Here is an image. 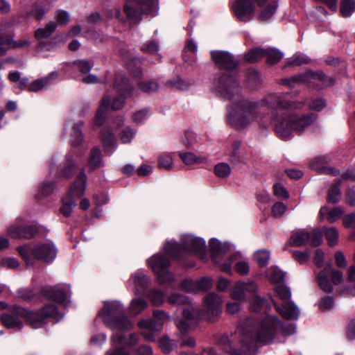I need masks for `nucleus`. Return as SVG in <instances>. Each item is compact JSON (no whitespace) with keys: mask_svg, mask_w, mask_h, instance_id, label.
<instances>
[{"mask_svg":"<svg viewBox=\"0 0 355 355\" xmlns=\"http://www.w3.org/2000/svg\"><path fill=\"white\" fill-rule=\"evenodd\" d=\"M58 77V74L55 71H53L50 73L48 76L43 77L42 78L37 79L32 83H31L28 85H27L26 89L29 92H38L42 89H46L49 88L53 81L56 80Z\"/></svg>","mask_w":355,"mask_h":355,"instance_id":"obj_25","label":"nucleus"},{"mask_svg":"<svg viewBox=\"0 0 355 355\" xmlns=\"http://www.w3.org/2000/svg\"><path fill=\"white\" fill-rule=\"evenodd\" d=\"M153 317L154 320H141L138 323L141 334L147 341H155V333L161 331L164 324L171 319L170 315L162 310L155 311Z\"/></svg>","mask_w":355,"mask_h":355,"instance_id":"obj_10","label":"nucleus"},{"mask_svg":"<svg viewBox=\"0 0 355 355\" xmlns=\"http://www.w3.org/2000/svg\"><path fill=\"white\" fill-rule=\"evenodd\" d=\"M166 85L172 89L183 90L187 88V85L182 79L178 78L174 80L166 82Z\"/></svg>","mask_w":355,"mask_h":355,"instance_id":"obj_59","label":"nucleus"},{"mask_svg":"<svg viewBox=\"0 0 355 355\" xmlns=\"http://www.w3.org/2000/svg\"><path fill=\"white\" fill-rule=\"evenodd\" d=\"M292 254L294 259L300 263L306 262L310 257L309 251L302 252L295 250L292 252Z\"/></svg>","mask_w":355,"mask_h":355,"instance_id":"obj_64","label":"nucleus"},{"mask_svg":"<svg viewBox=\"0 0 355 355\" xmlns=\"http://www.w3.org/2000/svg\"><path fill=\"white\" fill-rule=\"evenodd\" d=\"M213 284L212 279L202 277L196 281L184 280L180 284L182 290L187 292L206 291L209 290Z\"/></svg>","mask_w":355,"mask_h":355,"instance_id":"obj_22","label":"nucleus"},{"mask_svg":"<svg viewBox=\"0 0 355 355\" xmlns=\"http://www.w3.org/2000/svg\"><path fill=\"white\" fill-rule=\"evenodd\" d=\"M182 314L185 318V320L181 319L177 320L175 321L176 327L180 331L182 332L186 331L189 329V320L198 318L200 315H201V313L199 312V310L194 308H192L191 309H184L183 310Z\"/></svg>","mask_w":355,"mask_h":355,"instance_id":"obj_26","label":"nucleus"},{"mask_svg":"<svg viewBox=\"0 0 355 355\" xmlns=\"http://www.w3.org/2000/svg\"><path fill=\"white\" fill-rule=\"evenodd\" d=\"M150 112L147 109L139 110L135 113L133 120L136 123H142L149 116Z\"/></svg>","mask_w":355,"mask_h":355,"instance_id":"obj_63","label":"nucleus"},{"mask_svg":"<svg viewBox=\"0 0 355 355\" xmlns=\"http://www.w3.org/2000/svg\"><path fill=\"white\" fill-rule=\"evenodd\" d=\"M147 306V303L142 299H134L129 306L130 313L133 315L139 314Z\"/></svg>","mask_w":355,"mask_h":355,"instance_id":"obj_44","label":"nucleus"},{"mask_svg":"<svg viewBox=\"0 0 355 355\" xmlns=\"http://www.w3.org/2000/svg\"><path fill=\"white\" fill-rule=\"evenodd\" d=\"M212 60L221 69H233L237 66V62L227 52L213 51L211 52Z\"/></svg>","mask_w":355,"mask_h":355,"instance_id":"obj_23","label":"nucleus"},{"mask_svg":"<svg viewBox=\"0 0 355 355\" xmlns=\"http://www.w3.org/2000/svg\"><path fill=\"white\" fill-rule=\"evenodd\" d=\"M340 185L341 180H338L335 184L330 187L327 196V200L329 202L335 204L340 201L341 198Z\"/></svg>","mask_w":355,"mask_h":355,"instance_id":"obj_33","label":"nucleus"},{"mask_svg":"<svg viewBox=\"0 0 355 355\" xmlns=\"http://www.w3.org/2000/svg\"><path fill=\"white\" fill-rule=\"evenodd\" d=\"M181 246L177 242H167L164 252L175 259H180L182 251L188 253L202 254L205 251V241L193 235H184L181 239Z\"/></svg>","mask_w":355,"mask_h":355,"instance_id":"obj_6","label":"nucleus"},{"mask_svg":"<svg viewBox=\"0 0 355 355\" xmlns=\"http://www.w3.org/2000/svg\"><path fill=\"white\" fill-rule=\"evenodd\" d=\"M277 8V3L272 2L267 6L263 7L259 15V19L261 21H266L269 20L275 14Z\"/></svg>","mask_w":355,"mask_h":355,"instance_id":"obj_39","label":"nucleus"},{"mask_svg":"<svg viewBox=\"0 0 355 355\" xmlns=\"http://www.w3.org/2000/svg\"><path fill=\"white\" fill-rule=\"evenodd\" d=\"M340 11L343 17H349L355 11V0H341Z\"/></svg>","mask_w":355,"mask_h":355,"instance_id":"obj_40","label":"nucleus"},{"mask_svg":"<svg viewBox=\"0 0 355 355\" xmlns=\"http://www.w3.org/2000/svg\"><path fill=\"white\" fill-rule=\"evenodd\" d=\"M216 92L223 98L231 99L236 96H239L240 89L233 76L224 74L219 78L216 86Z\"/></svg>","mask_w":355,"mask_h":355,"instance_id":"obj_18","label":"nucleus"},{"mask_svg":"<svg viewBox=\"0 0 355 355\" xmlns=\"http://www.w3.org/2000/svg\"><path fill=\"white\" fill-rule=\"evenodd\" d=\"M266 49L254 48L249 51L245 55V60L249 62H254L264 57Z\"/></svg>","mask_w":355,"mask_h":355,"instance_id":"obj_42","label":"nucleus"},{"mask_svg":"<svg viewBox=\"0 0 355 355\" xmlns=\"http://www.w3.org/2000/svg\"><path fill=\"white\" fill-rule=\"evenodd\" d=\"M82 125L83 123L81 122L80 125L74 124L72 127L70 142L73 146H80L83 141V135L80 129V125Z\"/></svg>","mask_w":355,"mask_h":355,"instance_id":"obj_41","label":"nucleus"},{"mask_svg":"<svg viewBox=\"0 0 355 355\" xmlns=\"http://www.w3.org/2000/svg\"><path fill=\"white\" fill-rule=\"evenodd\" d=\"M275 291L279 298L285 300L282 307L273 302L276 311L285 318L291 320L297 319L300 315L299 309L293 302L287 301L291 295L290 289L283 284H279L275 286Z\"/></svg>","mask_w":355,"mask_h":355,"instance_id":"obj_14","label":"nucleus"},{"mask_svg":"<svg viewBox=\"0 0 355 355\" xmlns=\"http://www.w3.org/2000/svg\"><path fill=\"white\" fill-rule=\"evenodd\" d=\"M264 57L266 58V61L268 64H274L282 60L283 54L277 49L269 48L266 49Z\"/></svg>","mask_w":355,"mask_h":355,"instance_id":"obj_43","label":"nucleus"},{"mask_svg":"<svg viewBox=\"0 0 355 355\" xmlns=\"http://www.w3.org/2000/svg\"><path fill=\"white\" fill-rule=\"evenodd\" d=\"M232 8L235 15L243 21H250L254 14V6L251 0H236Z\"/></svg>","mask_w":355,"mask_h":355,"instance_id":"obj_19","label":"nucleus"},{"mask_svg":"<svg viewBox=\"0 0 355 355\" xmlns=\"http://www.w3.org/2000/svg\"><path fill=\"white\" fill-rule=\"evenodd\" d=\"M112 346L111 349L106 352L105 355H126L127 352L123 348L126 340L121 334H116L112 338Z\"/></svg>","mask_w":355,"mask_h":355,"instance_id":"obj_27","label":"nucleus"},{"mask_svg":"<svg viewBox=\"0 0 355 355\" xmlns=\"http://www.w3.org/2000/svg\"><path fill=\"white\" fill-rule=\"evenodd\" d=\"M73 64L78 67V70L83 73H87L93 67L94 64L90 61L87 60H76Z\"/></svg>","mask_w":355,"mask_h":355,"instance_id":"obj_56","label":"nucleus"},{"mask_svg":"<svg viewBox=\"0 0 355 355\" xmlns=\"http://www.w3.org/2000/svg\"><path fill=\"white\" fill-rule=\"evenodd\" d=\"M148 265L157 275L160 284H166L174 280L173 275L168 270L170 261L162 254L158 253L152 256L148 259Z\"/></svg>","mask_w":355,"mask_h":355,"instance_id":"obj_15","label":"nucleus"},{"mask_svg":"<svg viewBox=\"0 0 355 355\" xmlns=\"http://www.w3.org/2000/svg\"><path fill=\"white\" fill-rule=\"evenodd\" d=\"M222 303L223 300L218 295L214 293L207 294L203 300L201 317L210 322L215 321L221 314Z\"/></svg>","mask_w":355,"mask_h":355,"instance_id":"obj_17","label":"nucleus"},{"mask_svg":"<svg viewBox=\"0 0 355 355\" xmlns=\"http://www.w3.org/2000/svg\"><path fill=\"white\" fill-rule=\"evenodd\" d=\"M280 83L290 87H293L297 84L311 83L316 87L322 89L333 84L334 81L322 72H313L310 71L293 76L290 78H282Z\"/></svg>","mask_w":355,"mask_h":355,"instance_id":"obj_9","label":"nucleus"},{"mask_svg":"<svg viewBox=\"0 0 355 355\" xmlns=\"http://www.w3.org/2000/svg\"><path fill=\"white\" fill-rule=\"evenodd\" d=\"M88 164L90 170H95L103 166L101 152L98 148H92Z\"/></svg>","mask_w":355,"mask_h":355,"instance_id":"obj_35","label":"nucleus"},{"mask_svg":"<svg viewBox=\"0 0 355 355\" xmlns=\"http://www.w3.org/2000/svg\"><path fill=\"white\" fill-rule=\"evenodd\" d=\"M114 87L121 96L112 98V96L108 94L104 95L94 118L95 125H101L103 123L105 119L104 114L110 107L114 110H117L123 107L125 101L122 96L125 97L132 96L131 92L133 90V87L129 83L128 79H123L121 85L116 81L114 84Z\"/></svg>","mask_w":355,"mask_h":355,"instance_id":"obj_4","label":"nucleus"},{"mask_svg":"<svg viewBox=\"0 0 355 355\" xmlns=\"http://www.w3.org/2000/svg\"><path fill=\"white\" fill-rule=\"evenodd\" d=\"M343 213V209L340 207H336L331 209L327 207H323L320 209L319 217L320 220H324V217H326L329 223H333L339 219Z\"/></svg>","mask_w":355,"mask_h":355,"instance_id":"obj_28","label":"nucleus"},{"mask_svg":"<svg viewBox=\"0 0 355 355\" xmlns=\"http://www.w3.org/2000/svg\"><path fill=\"white\" fill-rule=\"evenodd\" d=\"M164 294L158 290H152L149 293V299L155 306H160L164 302Z\"/></svg>","mask_w":355,"mask_h":355,"instance_id":"obj_54","label":"nucleus"},{"mask_svg":"<svg viewBox=\"0 0 355 355\" xmlns=\"http://www.w3.org/2000/svg\"><path fill=\"white\" fill-rule=\"evenodd\" d=\"M310 59L306 56L301 55H295L288 61L287 65H302L308 63Z\"/></svg>","mask_w":355,"mask_h":355,"instance_id":"obj_57","label":"nucleus"},{"mask_svg":"<svg viewBox=\"0 0 355 355\" xmlns=\"http://www.w3.org/2000/svg\"><path fill=\"white\" fill-rule=\"evenodd\" d=\"M254 259L260 266H266L270 259V252L266 250H260L254 253Z\"/></svg>","mask_w":355,"mask_h":355,"instance_id":"obj_51","label":"nucleus"},{"mask_svg":"<svg viewBox=\"0 0 355 355\" xmlns=\"http://www.w3.org/2000/svg\"><path fill=\"white\" fill-rule=\"evenodd\" d=\"M139 87L145 92L153 93L158 89L159 85L155 81H144L139 83Z\"/></svg>","mask_w":355,"mask_h":355,"instance_id":"obj_55","label":"nucleus"},{"mask_svg":"<svg viewBox=\"0 0 355 355\" xmlns=\"http://www.w3.org/2000/svg\"><path fill=\"white\" fill-rule=\"evenodd\" d=\"M196 141L195 134L193 132H185L184 135L182 138V143L187 148H191Z\"/></svg>","mask_w":355,"mask_h":355,"instance_id":"obj_58","label":"nucleus"},{"mask_svg":"<svg viewBox=\"0 0 355 355\" xmlns=\"http://www.w3.org/2000/svg\"><path fill=\"white\" fill-rule=\"evenodd\" d=\"M158 166L161 169L171 171L173 169V158L170 153H163L158 157Z\"/></svg>","mask_w":355,"mask_h":355,"instance_id":"obj_38","label":"nucleus"},{"mask_svg":"<svg viewBox=\"0 0 355 355\" xmlns=\"http://www.w3.org/2000/svg\"><path fill=\"white\" fill-rule=\"evenodd\" d=\"M287 95V93L269 94L259 101L241 98L231 105L227 121L231 125L236 128H244L257 119L260 109L266 107L268 110L271 112L272 116L266 119H263L262 123H271L276 119L275 113L277 109H301L306 103V101H288L286 99Z\"/></svg>","mask_w":355,"mask_h":355,"instance_id":"obj_2","label":"nucleus"},{"mask_svg":"<svg viewBox=\"0 0 355 355\" xmlns=\"http://www.w3.org/2000/svg\"><path fill=\"white\" fill-rule=\"evenodd\" d=\"M56 27L57 25L54 21H49L44 28H37L35 31V37L40 42H42L43 40L49 38L51 36V35L55 31Z\"/></svg>","mask_w":355,"mask_h":355,"instance_id":"obj_31","label":"nucleus"},{"mask_svg":"<svg viewBox=\"0 0 355 355\" xmlns=\"http://www.w3.org/2000/svg\"><path fill=\"white\" fill-rule=\"evenodd\" d=\"M277 327H279V332L284 336H290L295 331L293 324H282L276 316L267 315L256 327L251 319H248L237 327L230 338L222 337L218 344L225 352L231 355H246L254 343L267 344L272 341Z\"/></svg>","mask_w":355,"mask_h":355,"instance_id":"obj_1","label":"nucleus"},{"mask_svg":"<svg viewBox=\"0 0 355 355\" xmlns=\"http://www.w3.org/2000/svg\"><path fill=\"white\" fill-rule=\"evenodd\" d=\"M134 135L135 132L129 127H125L121 131L120 139L123 144L129 143L132 139Z\"/></svg>","mask_w":355,"mask_h":355,"instance_id":"obj_60","label":"nucleus"},{"mask_svg":"<svg viewBox=\"0 0 355 355\" xmlns=\"http://www.w3.org/2000/svg\"><path fill=\"white\" fill-rule=\"evenodd\" d=\"M86 179L85 172L81 171L72 184L69 193L62 198L60 212L64 216H69L71 214L73 208L76 205L74 198L79 197L84 193L86 187Z\"/></svg>","mask_w":355,"mask_h":355,"instance_id":"obj_13","label":"nucleus"},{"mask_svg":"<svg viewBox=\"0 0 355 355\" xmlns=\"http://www.w3.org/2000/svg\"><path fill=\"white\" fill-rule=\"evenodd\" d=\"M131 280L135 284L136 294L140 295L145 292L148 283V279L145 273L137 271L132 275Z\"/></svg>","mask_w":355,"mask_h":355,"instance_id":"obj_30","label":"nucleus"},{"mask_svg":"<svg viewBox=\"0 0 355 355\" xmlns=\"http://www.w3.org/2000/svg\"><path fill=\"white\" fill-rule=\"evenodd\" d=\"M127 67L136 78H140L141 76V63L137 59L130 60L127 62Z\"/></svg>","mask_w":355,"mask_h":355,"instance_id":"obj_52","label":"nucleus"},{"mask_svg":"<svg viewBox=\"0 0 355 355\" xmlns=\"http://www.w3.org/2000/svg\"><path fill=\"white\" fill-rule=\"evenodd\" d=\"M157 0H130L126 2L124 11L132 23H137L141 19V15L150 14L155 11Z\"/></svg>","mask_w":355,"mask_h":355,"instance_id":"obj_12","label":"nucleus"},{"mask_svg":"<svg viewBox=\"0 0 355 355\" xmlns=\"http://www.w3.org/2000/svg\"><path fill=\"white\" fill-rule=\"evenodd\" d=\"M285 278V274L278 268H273L270 275V280L274 283H281Z\"/></svg>","mask_w":355,"mask_h":355,"instance_id":"obj_62","label":"nucleus"},{"mask_svg":"<svg viewBox=\"0 0 355 355\" xmlns=\"http://www.w3.org/2000/svg\"><path fill=\"white\" fill-rule=\"evenodd\" d=\"M216 175L219 178H227L231 173V168L228 164L221 162L215 166Z\"/></svg>","mask_w":355,"mask_h":355,"instance_id":"obj_50","label":"nucleus"},{"mask_svg":"<svg viewBox=\"0 0 355 355\" xmlns=\"http://www.w3.org/2000/svg\"><path fill=\"white\" fill-rule=\"evenodd\" d=\"M329 277L334 285L341 284L344 279L342 272L334 268L331 264H327L324 269L317 274L318 284L325 293L333 291V286L329 281Z\"/></svg>","mask_w":355,"mask_h":355,"instance_id":"obj_16","label":"nucleus"},{"mask_svg":"<svg viewBox=\"0 0 355 355\" xmlns=\"http://www.w3.org/2000/svg\"><path fill=\"white\" fill-rule=\"evenodd\" d=\"M168 303L173 305H183L189 302V298L179 293H172L167 299Z\"/></svg>","mask_w":355,"mask_h":355,"instance_id":"obj_49","label":"nucleus"},{"mask_svg":"<svg viewBox=\"0 0 355 355\" xmlns=\"http://www.w3.org/2000/svg\"><path fill=\"white\" fill-rule=\"evenodd\" d=\"M8 234L15 239H31L37 233V228L35 225H24L18 227L11 225L8 230Z\"/></svg>","mask_w":355,"mask_h":355,"instance_id":"obj_24","label":"nucleus"},{"mask_svg":"<svg viewBox=\"0 0 355 355\" xmlns=\"http://www.w3.org/2000/svg\"><path fill=\"white\" fill-rule=\"evenodd\" d=\"M28 40L15 41L13 37L0 30V56L5 55L10 49L22 48L29 46Z\"/></svg>","mask_w":355,"mask_h":355,"instance_id":"obj_20","label":"nucleus"},{"mask_svg":"<svg viewBox=\"0 0 355 355\" xmlns=\"http://www.w3.org/2000/svg\"><path fill=\"white\" fill-rule=\"evenodd\" d=\"M179 156L182 160V162L186 165H192L194 164H202L206 162L207 159L205 157L197 156L193 153L187 152V153H179Z\"/></svg>","mask_w":355,"mask_h":355,"instance_id":"obj_36","label":"nucleus"},{"mask_svg":"<svg viewBox=\"0 0 355 355\" xmlns=\"http://www.w3.org/2000/svg\"><path fill=\"white\" fill-rule=\"evenodd\" d=\"M17 251L28 265H33L29 254L37 260L51 263L56 257L57 249L52 242L38 243L34 245H24L17 248Z\"/></svg>","mask_w":355,"mask_h":355,"instance_id":"obj_8","label":"nucleus"},{"mask_svg":"<svg viewBox=\"0 0 355 355\" xmlns=\"http://www.w3.org/2000/svg\"><path fill=\"white\" fill-rule=\"evenodd\" d=\"M103 322L112 329L126 331L132 324L125 315L124 309L119 302L106 303L99 312Z\"/></svg>","mask_w":355,"mask_h":355,"instance_id":"obj_7","label":"nucleus"},{"mask_svg":"<svg viewBox=\"0 0 355 355\" xmlns=\"http://www.w3.org/2000/svg\"><path fill=\"white\" fill-rule=\"evenodd\" d=\"M318 119L315 114H309L297 117L295 116H284L280 121H277L275 130L277 135L282 139L286 140L292 137L293 131L302 133L308 127L313 124Z\"/></svg>","mask_w":355,"mask_h":355,"instance_id":"obj_5","label":"nucleus"},{"mask_svg":"<svg viewBox=\"0 0 355 355\" xmlns=\"http://www.w3.org/2000/svg\"><path fill=\"white\" fill-rule=\"evenodd\" d=\"M8 79L12 83H19V88L25 89L27 87L28 79L27 78H21L20 73L17 71L9 73Z\"/></svg>","mask_w":355,"mask_h":355,"instance_id":"obj_47","label":"nucleus"},{"mask_svg":"<svg viewBox=\"0 0 355 355\" xmlns=\"http://www.w3.org/2000/svg\"><path fill=\"white\" fill-rule=\"evenodd\" d=\"M257 289L258 287L253 281L238 282L231 289V297L239 302H243L247 300L249 296L254 297L252 309L257 311L259 306L263 303L262 299L256 295Z\"/></svg>","mask_w":355,"mask_h":355,"instance_id":"obj_11","label":"nucleus"},{"mask_svg":"<svg viewBox=\"0 0 355 355\" xmlns=\"http://www.w3.org/2000/svg\"><path fill=\"white\" fill-rule=\"evenodd\" d=\"M325 238L330 246L335 245L338 240V231L336 227L324 228Z\"/></svg>","mask_w":355,"mask_h":355,"instance_id":"obj_48","label":"nucleus"},{"mask_svg":"<svg viewBox=\"0 0 355 355\" xmlns=\"http://www.w3.org/2000/svg\"><path fill=\"white\" fill-rule=\"evenodd\" d=\"M310 234L309 241L313 246H318L322 242V232L319 230H314Z\"/></svg>","mask_w":355,"mask_h":355,"instance_id":"obj_61","label":"nucleus"},{"mask_svg":"<svg viewBox=\"0 0 355 355\" xmlns=\"http://www.w3.org/2000/svg\"><path fill=\"white\" fill-rule=\"evenodd\" d=\"M101 138L103 142L104 150L112 153L116 147V141L113 133L107 129H104L101 132Z\"/></svg>","mask_w":355,"mask_h":355,"instance_id":"obj_32","label":"nucleus"},{"mask_svg":"<svg viewBox=\"0 0 355 355\" xmlns=\"http://www.w3.org/2000/svg\"><path fill=\"white\" fill-rule=\"evenodd\" d=\"M42 293L47 298L64 305L67 304L68 298L70 295L69 288L67 286H55L44 288Z\"/></svg>","mask_w":355,"mask_h":355,"instance_id":"obj_21","label":"nucleus"},{"mask_svg":"<svg viewBox=\"0 0 355 355\" xmlns=\"http://www.w3.org/2000/svg\"><path fill=\"white\" fill-rule=\"evenodd\" d=\"M310 234L305 230L295 232L290 239V242L293 246H302L309 241Z\"/></svg>","mask_w":355,"mask_h":355,"instance_id":"obj_37","label":"nucleus"},{"mask_svg":"<svg viewBox=\"0 0 355 355\" xmlns=\"http://www.w3.org/2000/svg\"><path fill=\"white\" fill-rule=\"evenodd\" d=\"M158 343L161 350L165 354L170 353L176 347L175 341L168 336H163L159 338Z\"/></svg>","mask_w":355,"mask_h":355,"instance_id":"obj_46","label":"nucleus"},{"mask_svg":"<svg viewBox=\"0 0 355 355\" xmlns=\"http://www.w3.org/2000/svg\"><path fill=\"white\" fill-rule=\"evenodd\" d=\"M75 168V164L71 157L69 156L66 160V165L61 171V175L64 178H70Z\"/></svg>","mask_w":355,"mask_h":355,"instance_id":"obj_53","label":"nucleus"},{"mask_svg":"<svg viewBox=\"0 0 355 355\" xmlns=\"http://www.w3.org/2000/svg\"><path fill=\"white\" fill-rule=\"evenodd\" d=\"M49 10V2L48 0L37 1L33 10V13L39 21L44 19L45 14Z\"/></svg>","mask_w":355,"mask_h":355,"instance_id":"obj_34","label":"nucleus"},{"mask_svg":"<svg viewBox=\"0 0 355 355\" xmlns=\"http://www.w3.org/2000/svg\"><path fill=\"white\" fill-rule=\"evenodd\" d=\"M329 159L325 157H320L312 162V167L321 173L331 174L337 175L339 171L331 166H327Z\"/></svg>","mask_w":355,"mask_h":355,"instance_id":"obj_29","label":"nucleus"},{"mask_svg":"<svg viewBox=\"0 0 355 355\" xmlns=\"http://www.w3.org/2000/svg\"><path fill=\"white\" fill-rule=\"evenodd\" d=\"M59 320L57 307L53 304H47L38 311H30L19 306H12L9 312L1 316L2 324L7 328L19 330L22 328L21 318H24L33 328L41 327L47 318Z\"/></svg>","mask_w":355,"mask_h":355,"instance_id":"obj_3","label":"nucleus"},{"mask_svg":"<svg viewBox=\"0 0 355 355\" xmlns=\"http://www.w3.org/2000/svg\"><path fill=\"white\" fill-rule=\"evenodd\" d=\"M248 83L250 87L257 89L261 84V78L258 71L251 69L248 71Z\"/></svg>","mask_w":355,"mask_h":355,"instance_id":"obj_45","label":"nucleus"}]
</instances>
